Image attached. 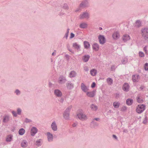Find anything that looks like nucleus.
<instances>
[{
  "instance_id": "nucleus-49",
  "label": "nucleus",
  "mask_w": 148,
  "mask_h": 148,
  "mask_svg": "<svg viewBox=\"0 0 148 148\" xmlns=\"http://www.w3.org/2000/svg\"><path fill=\"white\" fill-rule=\"evenodd\" d=\"M94 120H96L97 121H99V118H97L95 119H94Z\"/></svg>"
},
{
  "instance_id": "nucleus-36",
  "label": "nucleus",
  "mask_w": 148,
  "mask_h": 148,
  "mask_svg": "<svg viewBox=\"0 0 148 148\" xmlns=\"http://www.w3.org/2000/svg\"><path fill=\"white\" fill-rule=\"evenodd\" d=\"M144 68L145 71H148V63H146L145 64Z\"/></svg>"
},
{
  "instance_id": "nucleus-25",
  "label": "nucleus",
  "mask_w": 148,
  "mask_h": 148,
  "mask_svg": "<svg viewBox=\"0 0 148 148\" xmlns=\"http://www.w3.org/2000/svg\"><path fill=\"white\" fill-rule=\"evenodd\" d=\"M66 79L65 78L63 77H60L59 79V82L60 83L62 84L65 82Z\"/></svg>"
},
{
  "instance_id": "nucleus-39",
  "label": "nucleus",
  "mask_w": 148,
  "mask_h": 148,
  "mask_svg": "<svg viewBox=\"0 0 148 148\" xmlns=\"http://www.w3.org/2000/svg\"><path fill=\"white\" fill-rule=\"evenodd\" d=\"M96 84L95 82H93L91 85V87L92 88H93L95 86Z\"/></svg>"
},
{
  "instance_id": "nucleus-21",
  "label": "nucleus",
  "mask_w": 148,
  "mask_h": 148,
  "mask_svg": "<svg viewBox=\"0 0 148 148\" xmlns=\"http://www.w3.org/2000/svg\"><path fill=\"white\" fill-rule=\"evenodd\" d=\"M27 146V143L26 141L23 140L21 143V146L22 147H26Z\"/></svg>"
},
{
  "instance_id": "nucleus-40",
  "label": "nucleus",
  "mask_w": 148,
  "mask_h": 148,
  "mask_svg": "<svg viewBox=\"0 0 148 148\" xmlns=\"http://www.w3.org/2000/svg\"><path fill=\"white\" fill-rule=\"evenodd\" d=\"M74 36H75V35L74 34H73V33H71V36H70V38H73V37H74Z\"/></svg>"
},
{
  "instance_id": "nucleus-9",
  "label": "nucleus",
  "mask_w": 148,
  "mask_h": 148,
  "mask_svg": "<svg viewBox=\"0 0 148 148\" xmlns=\"http://www.w3.org/2000/svg\"><path fill=\"white\" fill-rule=\"evenodd\" d=\"M38 130L36 128L33 127L31 129V134L32 136H34L37 132Z\"/></svg>"
},
{
  "instance_id": "nucleus-5",
  "label": "nucleus",
  "mask_w": 148,
  "mask_h": 148,
  "mask_svg": "<svg viewBox=\"0 0 148 148\" xmlns=\"http://www.w3.org/2000/svg\"><path fill=\"white\" fill-rule=\"evenodd\" d=\"M96 92V90H94L92 91H87L86 92V95L88 97H93L95 96Z\"/></svg>"
},
{
  "instance_id": "nucleus-37",
  "label": "nucleus",
  "mask_w": 148,
  "mask_h": 148,
  "mask_svg": "<svg viewBox=\"0 0 148 148\" xmlns=\"http://www.w3.org/2000/svg\"><path fill=\"white\" fill-rule=\"evenodd\" d=\"M139 54L140 57H143L145 56L144 53L141 51L140 52H139Z\"/></svg>"
},
{
  "instance_id": "nucleus-1",
  "label": "nucleus",
  "mask_w": 148,
  "mask_h": 148,
  "mask_svg": "<svg viewBox=\"0 0 148 148\" xmlns=\"http://www.w3.org/2000/svg\"><path fill=\"white\" fill-rule=\"evenodd\" d=\"M141 34L144 39L148 40V28L142 29Z\"/></svg>"
},
{
  "instance_id": "nucleus-41",
  "label": "nucleus",
  "mask_w": 148,
  "mask_h": 148,
  "mask_svg": "<svg viewBox=\"0 0 148 148\" xmlns=\"http://www.w3.org/2000/svg\"><path fill=\"white\" fill-rule=\"evenodd\" d=\"M147 46H145L143 49L144 51L146 53H147Z\"/></svg>"
},
{
  "instance_id": "nucleus-29",
  "label": "nucleus",
  "mask_w": 148,
  "mask_h": 148,
  "mask_svg": "<svg viewBox=\"0 0 148 148\" xmlns=\"http://www.w3.org/2000/svg\"><path fill=\"white\" fill-rule=\"evenodd\" d=\"M25 130L23 128L20 129L18 131L19 134L20 135H23L25 133Z\"/></svg>"
},
{
  "instance_id": "nucleus-46",
  "label": "nucleus",
  "mask_w": 148,
  "mask_h": 148,
  "mask_svg": "<svg viewBox=\"0 0 148 148\" xmlns=\"http://www.w3.org/2000/svg\"><path fill=\"white\" fill-rule=\"evenodd\" d=\"M69 29H67V36H66V38H67V37H68V34H69Z\"/></svg>"
},
{
  "instance_id": "nucleus-34",
  "label": "nucleus",
  "mask_w": 148,
  "mask_h": 148,
  "mask_svg": "<svg viewBox=\"0 0 148 148\" xmlns=\"http://www.w3.org/2000/svg\"><path fill=\"white\" fill-rule=\"evenodd\" d=\"M141 25V23L139 21H137L136 22L135 26L136 27H138Z\"/></svg>"
},
{
  "instance_id": "nucleus-11",
  "label": "nucleus",
  "mask_w": 148,
  "mask_h": 148,
  "mask_svg": "<svg viewBox=\"0 0 148 148\" xmlns=\"http://www.w3.org/2000/svg\"><path fill=\"white\" fill-rule=\"evenodd\" d=\"M123 89L124 91H127L129 89V86L127 84H125L123 86Z\"/></svg>"
},
{
  "instance_id": "nucleus-26",
  "label": "nucleus",
  "mask_w": 148,
  "mask_h": 148,
  "mask_svg": "<svg viewBox=\"0 0 148 148\" xmlns=\"http://www.w3.org/2000/svg\"><path fill=\"white\" fill-rule=\"evenodd\" d=\"M120 105V103L119 102H114L113 103V106L115 108H118Z\"/></svg>"
},
{
  "instance_id": "nucleus-2",
  "label": "nucleus",
  "mask_w": 148,
  "mask_h": 148,
  "mask_svg": "<svg viewBox=\"0 0 148 148\" xmlns=\"http://www.w3.org/2000/svg\"><path fill=\"white\" fill-rule=\"evenodd\" d=\"M145 106L143 104H139L136 108V111L138 114L142 112L145 110Z\"/></svg>"
},
{
  "instance_id": "nucleus-31",
  "label": "nucleus",
  "mask_w": 148,
  "mask_h": 148,
  "mask_svg": "<svg viewBox=\"0 0 148 148\" xmlns=\"http://www.w3.org/2000/svg\"><path fill=\"white\" fill-rule=\"evenodd\" d=\"M107 82L109 85H111L113 82V80L110 78H108L107 79Z\"/></svg>"
},
{
  "instance_id": "nucleus-13",
  "label": "nucleus",
  "mask_w": 148,
  "mask_h": 148,
  "mask_svg": "<svg viewBox=\"0 0 148 148\" xmlns=\"http://www.w3.org/2000/svg\"><path fill=\"white\" fill-rule=\"evenodd\" d=\"M55 94L58 97H61L62 95L61 92L59 90H56L54 91Z\"/></svg>"
},
{
  "instance_id": "nucleus-20",
  "label": "nucleus",
  "mask_w": 148,
  "mask_h": 148,
  "mask_svg": "<svg viewBox=\"0 0 148 148\" xmlns=\"http://www.w3.org/2000/svg\"><path fill=\"white\" fill-rule=\"evenodd\" d=\"M97 72L96 69H92L90 71V73L91 75L92 76H95L97 73Z\"/></svg>"
},
{
  "instance_id": "nucleus-32",
  "label": "nucleus",
  "mask_w": 148,
  "mask_h": 148,
  "mask_svg": "<svg viewBox=\"0 0 148 148\" xmlns=\"http://www.w3.org/2000/svg\"><path fill=\"white\" fill-rule=\"evenodd\" d=\"M12 139V136L11 135H9L6 138V141H10Z\"/></svg>"
},
{
  "instance_id": "nucleus-19",
  "label": "nucleus",
  "mask_w": 148,
  "mask_h": 148,
  "mask_svg": "<svg viewBox=\"0 0 148 148\" xmlns=\"http://www.w3.org/2000/svg\"><path fill=\"white\" fill-rule=\"evenodd\" d=\"M84 47L86 49L89 48L90 46L89 43L87 41H84Z\"/></svg>"
},
{
  "instance_id": "nucleus-51",
  "label": "nucleus",
  "mask_w": 148,
  "mask_h": 148,
  "mask_svg": "<svg viewBox=\"0 0 148 148\" xmlns=\"http://www.w3.org/2000/svg\"><path fill=\"white\" fill-rule=\"evenodd\" d=\"M38 143H39L40 142V140H38L37 141V143H38Z\"/></svg>"
},
{
  "instance_id": "nucleus-44",
  "label": "nucleus",
  "mask_w": 148,
  "mask_h": 148,
  "mask_svg": "<svg viewBox=\"0 0 148 148\" xmlns=\"http://www.w3.org/2000/svg\"><path fill=\"white\" fill-rule=\"evenodd\" d=\"M12 113L14 116H16V113L15 112L13 111L12 112Z\"/></svg>"
},
{
  "instance_id": "nucleus-7",
  "label": "nucleus",
  "mask_w": 148,
  "mask_h": 148,
  "mask_svg": "<svg viewBox=\"0 0 148 148\" xmlns=\"http://www.w3.org/2000/svg\"><path fill=\"white\" fill-rule=\"evenodd\" d=\"M81 87L82 90L85 92H87L89 90L88 88L83 83H81Z\"/></svg>"
},
{
  "instance_id": "nucleus-23",
  "label": "nucleus",
  "mask_w": 148,
  "mask_h": 148,
  "mask_svg": "<svg viewBox=\"0 0 148 148\" xmlns=\"http://www.w3.org/2000/svg\"><path fill=\"white\" fill-rule=\"evenodd\" d=\"M52 129L54 131H56L57 130V127L55 122H53L51 125Z\"/></svg>"
},
{
  "instance_id": "nucleus-8",
  "label": "nucleus",
  "mask_w": 148,
  "mask_h": 148,
  "mask_svg": "<svg viewBox=\"0 0 148 148\" xmlns=\"http://www.w3.org/2000/svg\"><path fill=\"white\" fill-rule=\"evenodd\" d=\"M130 39V37L127 34H124L122 37V40L124 42H126Z\"/></svg>"
},
{
  "instance_id": "nucleus-45",
  "label": "nucleus",
  "mask_w": 148,
  "mask_h": 148,
  "mask_svg": "<svg viewBox=\"0 0 148 148\" xmlns=\"http://www.w3.org/2000/svg\"><path fill=\"white\" fill-rule=\"evenodd\" d=\"M69 44H68V45H67V47L68 48V49L69 50V51H71H71H72V50H71V49H69Z\"/></svg>"
},
{
  "instance_id": "nucleus-16",
  "label": "nucleus",
  "mask_w": 148,
  "mask_h": 148,
  "mask_svg": "<svg viewBox=\"0 0 148 148\" xmlns=\"http://www.w3.org/2000/svg\"><path fill=\"white\" fill-rule=\"evenodd\" d=\"M80 18H89V15L88 13H84L81 15L80 16Z\"/></svg>"
},
{
  "instance_id": "nucleus-14",
  "label": "nucleus",
  "mask_w": 148,
  "mask_h": 148,
  "mask_svg": "<svg viewBox=\"0 0 148 148\" xmlns=\"http://www.w3.org/2000/svg\"><path fill=\"white\" fill-rule=\"evenodd\" d=\"M48 140L49 141H51L53 140V136L49 132L47 134Z\"/></svg>"
},
{
  "instance_id": "nucleus-17",
  "label": "nucleus",
  "mask_w": 148,
  "mask_h": 148,
  "mask_svg": "<svg viewBox=\"0 0 148 148\" xmlns=\"http://www.w3.org/2000/svg\"><path fill=\"white\" fill-rule=\"evenodd\" d=\"M73 47L74 49L77 50H79L80 48V46L76 42L73 44Z\"/></svg>"
},
{
  "instance_id": "nucleus-3",
  "label": "nucleus",
  "mask_w": 148,
  "mask_h": 148,
  "mask_svg": "<svg viewBox=\"0 0 148 148\" xmlns=\"http://www.w3.org/2000/svg\"><path fill=\"white\" fill-rule=\"evenodd\" d=\"M71 108V106L69 107L65 110L63 114L64 117L66 120H68L69 119V112Z\"/></svg>"
},
{
  "instance_id": "nucleus-24",
  "label": "nucleus",
  "mask_w": 148,
  "mask_h": 148,
  "mask_svg": "<svg viewBox=\"0 0 148 148\" xmlns=\"http://www.w3.org/2000/svg\"><path fill=\"white\" fill-rule=\"evenodd\" d=\"M143 98L140 96H138L137 98V101L139 103H142L143 101Z\"/></svg>"
},
{
  "instance_id": "nucleus-42",
  "label": "nucleus",
  "mask_w": 148,
  "mask_h": 148,
  "mask_svg": "<svg viewBox=\"0 0 148 148\" xmlns=\"http://www.w3.org/2000/svg\"><path fill=\"white\" fill-rule=\"evenodd\" d=\"M21 110L20 109H18L17 110V113L18 114H20L21 113Z\"/></svg>"
},
{
  "instance_id": "nucleus-27",
  "label": "nucleus",
  "mask_w": 148,
  "mask_h": 148,
  "mask_svg": "<svg viewBox=\"0 0 148 148\" xmlns=\"http://www.w3.org/2000/svg\"><path fill=\"white\" fill-rule=\"evenodd\" d=\"M90 58V56L88 55H86L83 57V59L85 62H87Z\"/></svg>"
},
{
  "instance_id": "nucleus-10",
  "label": "nucleus",
  "mask_w": 148,
  "mask_h": 148,
  "mask_svg": "<svg viewBox=\"0 0 148 148\" xmlns=\"http://www.w3.org/2000/svg\"><path fill=\"white\" fill-rule=\"evenodd\" d=\"M120 37V34L118 32H116L113 33L112 35V37L113 39H117Z\"/></svg>"
},
{
  "instance_id": "nucleus-35",
  "label": "nucleus",
  "mask_w": 148,
  "mask_h": 148,
  "mask_svg": "<svg viewBox=\"0 0 148 148\" xmlns=\"http://www.w3.org/2000/svg\"><path fill=\"white\" fill-rule=\"evenodd\" d=\"M67 88L69 89H71L73 87V85L72 84H68L67 85Z\"/></svg>"
},
{
  "instance_id": "nucleus-38",
  "label": "nucleus",
  "mask_w": 148,
  "mask_h": 148,
  "mask_svg": "<svg viewBox=\"0 0 148 148\" xmlns=\"http://www.w3.org/2000/svg\"><path fill=\"white\" fill-rule=\"evenodd\" d=\"M127 110V108L125 106H123L121 108V110L122 111H124Z\"/></svg>"
},
{
  "instance_id": "nucleus-50",
  "label": "nucleus",
  "mask_w": 148,
  "mask_h": 148,
  "mask_svg": "<svg viewBox=\"0 0 148 148\" xmlns=\"http://www.w3.org/2000/svg\"><path fill=\"white\" fill-rule=\"evenodd\" d=\"M55 54V52H53L52 54V55H54Z\"/></svg>"
},
{
  "instance_id": "nucleus-48",
  "label": "nucleus",
  "mask_w": 148,
  "mask_h": 148,
  "mask_svg": "<svg viewBox=\"0 0 148 148\" xmlns=\"http://www.w3.org/2000/svg\"><path fill=\"white\" fill-rule=\"evenodd\" d=\"M113 136L114 138H115V139H117V138L116 136L114 135H113Z\"/></svg>"
},
{
  "instance_id": "nucleus-47",
  "label": "nucleus",
  "mask_w": 148,
  "mask_h": 148,
  "mask_svg": "<svg viewBox=\"0 0 148 148\" xmlns=\"http://www.w3.org/2000/svg\"><path fill=\"white\" fill-rule=\"evenodd\" d=\"M77 125V123H73V125H72V126L74 127H75L76 125Z\"/></svg>"
},
{
  "instance_id": "nucleus-12",
  "label": "nucleus",
  "mask_w": 148,
  "mask_h": 148,
  "mask_svg": "<svg viewBox=\"0 0 148 148\" xmlns=\"http://www.w3.org/2000/svg\"><path fill=\"white\" fill-rule=\"evenodd\" d=\"M92 48L95 51H98L99 49V45L97 43L94 44L92 45Z\"/></svg>"
},
{
  "instance_id": "nucleus-22",
  "label": "nucleus",
  "mask_w": 148,
  "mask_h": 148,
  "mask_svg": "<svg viewBox=\"0 0 148 148\" xmlns=\"http://www.w3.org/2000/svg\"><path fill=\"white\" fill-rule=\"evenodd\" d=\"M76 75V73L75 71H71L69 74V77L71 78L75 77Z\"/></svg>"
},
{
  "instance_id": "nucleus-6",
  "label": "nucleus",
  "mask_w": 148,
  "mask_h": 148,
  "mask_svg": "<svg viewBox=\"0 0 148 148\" xmlns=\"http://www.w3.org/2000/svg\"><path fill=\"white\" fill-rule=\"evenodd\" d=\"M98 39L100 44H103L106 42V39L104 36L100 35L98 37Z\"/></svg>"
},
{
  "instance_id": "nucleus-4",
  "label": "nucleus",
  "mask_w": 148,
  "mask_h": 148,
  "mask_svg": "<svg viewBox=\"0 0 148 148\" xmlns=\"http://www.w3.org/2000/svg\"><path fill=\"white\" fill-rule=\"evenodd\" d=\"M77 116L79 119L82 120H85L87 119L86 116L82 112L78 114Z\"/></svg>"
},
{
  "instance_id": "nucleus-30",
  "label": "nucleus",
  "mask_w": 148,
  "mask_h": 148,
  "mask_svg": "<svg viewBox=\"0 0 148 148\" xmlns=\"http://www.w3.org/2000/svg\"><path fill=\"white\" fill-rule=\"evenodd\" d=\"M87 25L85 23H83L80 25V27L82 28H85L87 27Z\"/></svg>"
},
{
  "instance_id": "nucleus-52",
  "label": "nucleus",
  "mask_w": 148,
  "mask_h": 148,
  "mask_svg": "<svg viewBox=\"0 0 148 148\" xmlns=\"http://www.w3.org/2000/svg\"><path fill=\"white\" fill-rule=\"evenodd\" d=\"M66 38H66L67 33L66 34Z\"/></svg>"
},
{
  "instance_id": "nucleus-18",
  "label": "nucleus",
  "mask_w": 148,
  "mask_h": 148,
  "mask_svg": "<svg viewBox=\"0 0 148 148\" xmlns=\"http://www.w3.org/2000/svg\"><path fill=\"white\" fill-rule=\"evenodd\" d=\"M91 109L93 111H96L98 109L97 106L94 104H92L90 106Z\"/></svg>"
},
{
  "instance_id": "nucleus-28",
  "label": "nucleus",
  "mask_w": 148,
  "mask_h": 148,
  "mask_svg": "<svg viewBox=\"0 0 148 148\" xmlns=\"http://www.w3.org/2000/svg\"><path fill=\"white\" fill-rule=\"evenodd\" d=\"M133 102V101L132 99H127L126 103L127 105L129 106L131 105Z\"/></svg>"
},
{
  "instance_id": "nucleus-43",
  "label": "nucleus",
  "mask_w": 148,
  "mask_h": 148,
  "mask_svg": "<svg viewBox=\"0 0 148 148\" xmlns=\"http://www.w3.org/2000/svg\"><path fill=\"white\" fill-rule=\"evenodd\" d=\"M15 92L17 95H18V94H19L20 93V91L18 90H16Z\"/></svg>"
},
{
  "instance_id": "nucleus-15",
  "label": "nucleus",
  "mask_w": 148,
  "mask_h": 148,
  "mask_svg": "<svg viewBox=\"0 0 148 148\" xmlns=\"http://www.w3.org/2000/svg\"><path fill=\"white\" fill-rule=\"evenodd\" d=\"M139 79V76L138 75H134L132 77V80L134 82L138 81Z\"/></svg>"
},
{
  "instance_id": "nucleus-33",
  "label": "nucleus",
  "mask_w": 148,
  "mask_h": 148,
  "mask_svg": "<svg viewBox=\"0 0 148 148\" xmlns=\"http://www.w3.org/2000/svg\"><path fill=\"white\" fill-rule=\"evenodd\" d=\"M9 120V117L8 116H4L3 120V121L4 122H6Z\"/></svg>"
}]
</instances>
